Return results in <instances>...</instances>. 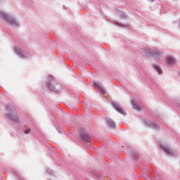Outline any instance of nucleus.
<instances>
[{"label": "nucleus", "instance_id": "1", "mask_svg": "<svg viewBox=\"0 0 180 180\" xmlns=\"http://www.w3.org/2000/svg\"><path fill=\"white\" fill-rule=\"evenodd\" d=\"M7 110L6 117L8 119H9L11 122H14V123H19V122H20L19 115H18V112L15 108L12 106L8 107Z\"/></svg>", "mask_w": 180, "mask_h": 180}, {"label": "nucleus", "instance_id": "2", "mask_svg": "<svg viewBox=\"0 0 180 180\" xmlns=\"http://www.w3.org/2000/svg\"><path fill=\"white\" fill-rule=\"evenodd\" d=\"M0 16H1L4 20H6V22H8L10 25H12L13 26H19V24L18 22H16V20L11 16L6 15L2 12H0Z\"/></svg>", "mask_w": 180, "mask_h": 180}, {"label": "nucleus", "instance_id": "3", "mask_svg": "<svg viewBox=\"0 0 180 180\" xmlns=\"http://www.w3.org/2000/svg\"><path fill=\"white\" fill-rule=\"evenodd\" d=\"M80 137L82 139L84 143H89V134H88L86 131H82L80 134Z\"/></svg>", "mask_w": 180, "mask_h": 180}, {"label": "nucleus", "instance_id": "4", "mask_svg": "<svg viewBox=\"0 0 180 180\" xmlns=\"http://www.w3.org/2000/svg\"><path fill=\"white\" fill-rule=\"evenodd\" d=\"M106 124L108 126H110V127H111L112 129H115V127H116V124L115 123V121L110 118L106 119Z\"/></svg>", "mask_w": 180, "mask_h": 180}, {"label": "nucleus", "instance_id": "5", "mask_svg": "<svg viewBox=\"0 0 180 180\" xmlns=\"http://www.w3.org/2000/svg\"><path fill=\"white\" fill-rule=\"evenodd\" d=\"M132 105L135 110H141V107H140V105H139V103H136L134 101H132Z\"/></svg>", "mask_w": 180, "mask_h": 180}, {"label": "nucleus", "instance_id": "6", "mask_svg": "<svg viewBox=\"0 0 180 180\" xmlns=\"http://www.w3.org/2000/svg\"><path fill=\"white\" fill-rule=\"evenodd\" d=\"M114 108L119 112L120 113H123V109H122V107L119 105L117 103H113Z\"/></svg>", "mask_w": 180, "mask_h": 180}, {"label": "nucleus", "instance_id": "7", "mask_svg": "<svg viewBox=\"0 0 180 180\" xmlns=\"http://www.w3.org/2000/svg\"><path fill=\"white\" fill-rule=\"evenodd\" d=\"M94 86L95 88H98L101 92V94H105V90L103 89V87H102V86H101L98 84L94 83Z\"/></svg>", "mask_w": 180, "mask_h": 180}, {"label": "nucleus", "instance_id": "8", "mask_svg": "<svg viewBox=\"0 0 180 180\" xmlns=\"http://www.w3.org/2000/svg\"><path fill=\"white\" fill-rule=\"evenodd\" d=\"M48 86H49V89H51V91H56L57 89V86H58V85H54L53 84H48Z\"/></svg>", "mask_w": 180, "mask_h": 180}, {"label": "nucleus", "instance_id": "9", "mask_svg": "<svg viewBox=\"0 0 180 180\" xmlns=\"http://www.w3.org/2000/svg\"><path fill=\"white\" fill-rule=\"evenodd\" d=\"M153 68H155V70L158 72V74H162V70H161V68H160L158 65H153Z\"/></svg>", "mask_w": 180, "mask_h": 180}, {"label": "nucleus", "instance_id": "10", "mask_svg": "<svg viewBox=\"0 0 180 180\" xmlns=\"http://www.w3.org/2000/svg\"><path fill=\"white\" fill-rule=\"evenodd\" d=\"M167 63L168 64H174L175 63V59L172 57H168L167 58Z\"/></svg>", "mask_w": 180, "mask_h": 180}, {"label": "nucleus", "instance_id": "11", "mask_svg": "<svg viewBox=\"0 0 180 180\" xmlns=\"http://www.w3.org/2000/svg\"><path fill=\"white\" fill-rule=\"evenodd\" d=\"M151 126L153 127V129H155V130H158L160 129V127L157 126L155 122H153Z\"/></svg>", "mask_w": 180, "mask_h": 180}, {"label": "nucleus", "instance_id": "12", "mask_svg": "<svg viewBox=\"0 0 180 180\" xmlns=\"http://www.w3.org/2000/svg\"><path fill=\"white\" fill-rule=\"evenodd\" d=\"M165 151L166 153H168L169 154H172V150H171V149H169V148H165Z\"/></svg>", "mask_w": 180, "mask_h": 180}, {"label": "nucleus", "instance_id": "13", "mask_svg": "<svg viewBox=\"0 0 180 180\" xmlns=\"http://www.w3.org/2000/svg\"><path fill=\"white\" fill-rule=\"evenodd\" d=\"M31 131H32V129H27L24 130L25 134H29Z\"/></svg>", "mask_w": 180, "mask_h": 180}, {"label": "nucleus", "instance_id": "14", "mask_svg": "<svg viewBox=\"0 0 180 180\" xmlns=\"http://www.w3.org/2000/svg\"><path fill=\"white\" fill-rule=\"evenodd\" d=\"M146 176L147 178H148V175L146 174Z\"/></svg>", "mask_w": 180, "mask_h": 180}, {"label": "nucleus", "instance_id": "15", "mask_svg": "<svg viewBox=\"0 0 180 180\" xmlns=\"http://www.w3.org/2000/svg\"><path fill=\"white\" fill-rule=\"evenodd\" d=\"M159 56H161V53H159Z\"/></svg>", "mask_w": 180, "mask_h": 180}]
</instances>
